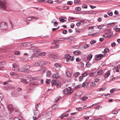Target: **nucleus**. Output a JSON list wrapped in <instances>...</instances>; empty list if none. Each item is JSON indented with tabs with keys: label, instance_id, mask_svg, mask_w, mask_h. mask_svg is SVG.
<instances>
[{
	"label": "nucleus",
	"instance_id": "nucleus-10",
	"mask_svg": "<svg viewBox=\"0 0 120 120\" xmlns=\"http://www.w3.org/2000/svg\"><path fill=\"white\" fill-rule=\"evenodd\" d=\"M36 19V20H37L38 19V18L35 17L33 16L32 17H27L26 19L28 21H30L32 19Z\"/></svg>",
	"mask_w": 120,
	"mask_h": 120
},
{
	"label": "nucleus",
	"instance_id": "nucleus-24",
	"mask_svg": "<svg viewBox=\"0 0 120 120\" xmlns=\"http://www.w3.org/2000/svg\"><path fill=\"white\" fill-rule=\"evenodd\" d=\"M107 14L110 16H112L113 14L112 12L111 11H108Z\"/></svg>",
	"mask_w": 120,
	"mask_h": 120
},
{
	"label": "nucleus",
	"instance_id": "nucleus-62",
	"mask_svg": "<svg viewBox=\"0 0 120 120\" xmlns=\"http://www.w3.org/2000/svg\"><path fill=\"white\" fill-rule=\"evenodd\" d=\"M81 22H77L76 24V26H78V27L80 25H81Z\"/></svg>",
	"mask_w": 120,
	"mask_h": 120
},
{
	"label": "nucleus",
	"instance_id": "nucleus-44",
	"mask_svg": "<svg viewBox=\"0 0 120 120\" xmlns=\"http://www.w3.org/2000/svg\"><path fill=\"white\" fill-rule=\"evenodd\" d=\"M73 3V2L72 1H68L67 2V4L68 5H71Z\"/></svg>",
	"mask_w": 120,
	"mask_h": 120
},
{
	"label": "nucleus",
	"instance_id": "nucleus-4",
	"mask_svg": "<svg viewBox=\"0 0 120 120\" xmlns=\"http://www.w3.org/2000/svg\"><path fill=\"white\" fill-rule=\"evenodd\" d=\"M45 62L44 61H42L39 62V66H41V70L42 71H44L45 70V68L43 66L45 65Z\"/></svg>",
	"mask_w": 120,
	"mask_h": 120
},
{
	"label": "nucleus",
	"instance_id": "nucleus-48",
	"mask_svg": "<svg viewBox=\"0 0 120 120\" xmlns=\"http://www.w3.org/2000/svg\"><path fill=\"white\" fill-rule=\"evenodd\" d=\"M39 55L40 56H44L45 55V52H42L39 53Z\"/></svg>",
	"mask_w": 120,
	"mask_h": 120
},
{
	"label": "nucleus",
	"instance_id": "nucleus-40",
	"mask_svg": "<svg viewBox=\"0 0 120 120\" xmlns=\"http://www.w3.org/2000/svg\"><path fill=\"white\" fill-rule=\"evenodd\" d=\"M57 105L56 104H55L52 106V109L53 110L55 109L57 107Z\"/></svg>",
	"mask_w": 120,
	"mask_h": 120
},
{
	"label": "nucleus",
	"instance_id": "nucleus-49",
	"mask_svg": "<svg viewBox=\"0 0 120 120\" xmlns=\"http://www.w3.org/2000/svg\"><path fill=\"white\" fill-rule=\"evenodd\" d=\"M115 24V23L114 22H112L111 23H109L108 24V25H110L111 26H114Z\"/></svg>",
	"mask_w": 120,
	"mask_h": 120
},
{
	"label": "nucleus",
	"instance_id": "nucleus-34",
	"mask_svg": "<svg viewBox=\"0 0 120 120\" xmlns=\"http://www.w3.org/2000/svg\"><path fill=\"white\" fill-rule=\"evenodd\" d=\"M82 8H87V5L85 4H83L82 5Z\"/></svg>",
	"mask_w": 120,
	"mask_h": 120
},
{
	"label": "nucleus",
	"instance_id": "nucleus-16",
	"mask_svg": "<svg viewBox=\"0 0 120 120\" xmlns=\"http://www.w3.org/2000/svg\"><path fill=\"white\" fill-rule=\"evenodd\" d=\"M34 115L38 116L39 114V112L38 110H34Z\"/></svg>",
	"mask_w": 120,
	"mask_h": 120
},
{
	"label": "nucleus",
	"instance_id": "nucleus-56",
	"mask_svg": "<svg viewBox=\"0 0 120 120\" xmlns=\"http://www.w3.org/2000/svg\"><path fill=\"white\" fill-rule=\"evenodd\" d=\"M76 109L77 110H80L82 109V108H77Z\"/></svg>",
	"mask_w": 120,
	"mask_h": 120
},
{
	"label": "nucleus",
	"instance_id": "nucleus-64",
	"mask_svg": "<svg viewBox=\"0 0 120 120\" xmlns=\"http://www.w3.org/2000/svg\"><path fill=\"white\" fill-rule=\"evenodd\" d=\"M120 68V65H118L117 67H115L114 68V69L115 70H117V69H119Z\"/></svg>",
	"mask_w": 120,
	"mask_h": 120
},
{
	"label": "nucleus",
	"instance_id": "nucleus-39",
	"mask_svg": "<svg viewBox=\"0 0 120 120\" xmlns=\"http://www.w3.org/2000/svg\"><path fill=\"white\" fill-rule=\"evenodd\" d=\"M15 54L16 55H20V52L19 51H16L15 52Z\"/></svg>",
	"mask_w": 120,
	"mask_h": 120
},
{
	"label": "nucleus",
	"instance_id": "nucleus-6",
	"mask_svg": "<svg viewBox=\"0 0 120 120\" xmlns=\"http://www.w3.org/2000/svg\"><path fill=\"white\" fill-rule=\"evenodd\" d=\"M8 110L10 111V112L12 111H14L15 109L13 107V106L11 105H9L8 106ZM17 111V110H16L15 112H16Z\"/></svg>",
	"mask_w": 120,
	"mask_h": 120
},
{
	"label": "nucleus",
	"instance_id": "nucleus-22",
	"mask_svg": "<svg viewBox=\"0 0 120 120\" xmlns=\"http://www.w3.org/2000/svg\"><path fill=\"white\" fill-rule=\"evenodd\" d=\"M93 55H92L90 54L89 55L87 56V59L89 60H90L91 58H92Z\"/></svg>",
	"mask_w": 120,
	"mask_h": 120
},
{
	"label": "nucleus",
	"instance_id": "nucleus-5",
	"mask_svg": "<svg viewBox=\"0 0 120 120\" xmlns=\"http://www.w3.org/2000/svg\"><path fill=\"white\" fill-rule=\"evenodd\" d=\"M50 56L55 59H57L59 57V55L57 53H52L50 54Z\"/></svg>",
	"mask_w": 120,
	"mask_h": 120
},
{
	"label": "nucleus",
	"instance_id": "nucleus-20",
	"mask_svg": "<svg viewBox=\"0 0 120 120\" xmlns=\"http://www.w3.org/2000/svg\"><path fill=\"white\" fill-rule=\"evenodd\" d=\"M80 75V73L79 72H77L73 74V76H74L78 77L79 75Z\"/></svg>",
	"mask_w": 120,
	"mask_h": 120
},
{
	"label": "nucleus",
	"instance_id": "nucleus-41",
	"mask_svg": "<svg viewBox=\"0 0 120 120\" xmlns=\"http://www.w3.org/2000/svg\"><path fill=\"white\" fill-rule=\"evenodd\" d=\"M104 25H100L98 26V28L99 29H101L102 27H103L104 26Z\"/></svg>",
	"mask_w": 120,
	"mask_h": 120
},
{
	"label": "nucleus",
	"instance_id": "nucleus-2",
	"mask_svg": "<svg viewBox=\"0 0 120 120\" xmlns=\"http://www.w3.org/2000/svg\"><path fill=\"white\" fill-rule=\"evenodd\" d=\"M73 91L70 88H69L68 89H66L63 91V93L64 94H66L68 95H70Z\"/></svg>",
	"mask_w": 120,
	"mask_h": 120
},
{
	"label": "nucleus",
	"instance_id": "nucleus-36",
	"mask_svg": "<svg viewBox=\"0 0 120 120\" xmlns=\"http://www.w3.org/2000/svg\"><path fill=\"white\" fill-rule=\"evenodd\" d=\"M105 89H106V88L105 87L102 88H101L100 89H99V90H98L97 91H104V90H105Z\"/></svg>",
	"mask_w": 120,
	"mask_h": 120
},
{
	"label": "nucleus",
	"instance_id": "nucleus-23",
	"mask_svg": "<svg viewBox=\"0 0 120 120\" xmlns=\"http://www.w3.org/2000/svg\"><path fill=\"white\" fill-rule=\"evenodd\" d=\"M51 83L52 85H57V83L56 82V81L55 80H53L51 81Z\"/></svg>",
	"mask_w": 120,
	"mask_h": 120
},
{
	"label": "nucleus",
	"instance_id": "nucleus-30",
	"mask_svg": "<svg viewBox=\"0 0 120 120\" xmlns=\"http://www.w3.org/2000/svg\"><path fill=\"white\" fill-rule=\"evenodd\" d=\"M87 75V72H85L84 73H83L82 75V76L83 77H85Z\"/></svg>",
	"mask_w": 120,
	"mask_h": 120
},
{
	"label": "nucleus",
	"instance_id": "nucleus-9",
	"mask_svg": "<svg viewBox=\"0 0 120 120\" xmlns=\"http://www.w3.org/2000/svg\"><path fill=\"white\" fill-rule=\"evenodd\" d=\"M70 56L68 54H67L65 56V58L66 59V61L69 63H70Z\"/></svg>",
	"mask_w": 120,
	"mask_h": 120
},
{
	"label": "nucleus",
	"instance_id": "nucleus-31",
	"mask_svg": "<svg viewBox=\"0 0 120 120\" xmlns=\"http://www.w3.org/2000/svg\"><path fill=\"white\" fill-rule=\"evenodd\" d=\"M75 10L77 11H79L81 10V8L79 7H76L75 8Z\"/></svg>",
	"mask_w": 120,
	"mask_h": 120
},
{
	"label": "nucleus",
	"instance_id": "nucleus-14",
	"mask_svg": "<svg viewBox=\"0 0 120 120\" xmlns=\"http://www.w3.org/2000/svg\"><path fill=\"white\" fill-rule=\"evenodd\" d=\"M68 114H64L62 116L60 117L59 118H60L61 119H66V117L68 116Z\"/></svg>",
	"mask_w": 120,
	"mask_h": 120
},
{
	"label": "nucleus",
	"instance_id": "nucleus-17",
	"mask_svg": "<svg viewBox=\"0 0 120 120\" xmlns=\"http://www.w3.org/2000/svg\"><path fill=\"white\" fill-rule=\"evenodd\" d=\"M18 68V66L16 64H14L13 65V68L12 69L14 71H15V70L17 69V68Z\"/></svg>",
	"mask_w": 120,
	"mask_h": 120
},
{
	"label": "nucleus",
	"instance_id": "nucleus-46",
	"mask_svg": "<svg viewBox=\"0 0 120 120\" xmlns=\"http://www.w3.org/2000/svg\"><path fill=\"white\" fill-rule=\"evenodd\" d=\"M90 85L92 86H94L95 85V84L94 82H93L91 83Z\"/></svg>",
	"mask_w": 120,
	"mask_h": 120
},
{
	"label": "nucleus",
	"instance_id": "nucleus-50",
	"mask_svg": "<svg viewBox=\"0 0 120 120\" xmlns=\"http://www.w3.org/2000/svg\"><path fill=\"white\" fill-rule=\"evenodd\" d=\"M68 32L67 31V30H64L62 32V33L64 34H66Z\"/></svg>",
	"mask_w": 120,
	"mask_h": 120
},
{
	"label": "nucleus",
	"instance_id": "nucleus-61",
	"mask_svg": "<svg viewBox=\"0 0 120 120\" xmlns=\"http://www.w3.org/2000/svg\"><path fill=\"white\" fill-rule=\"evenodd\" d=\"M57 86L58 88L60 87V86L61 84L59 83H57Z\"/></svg>",
	"mask_w": 120,
	"mask_h": 120
},
{
	"label": "nucleus",
	"instance_id": "nucleus-47",
	"mask_svg": "<svg viewBox=\"0 0 120 120\" xmlns=\"http://www.w3.org/2000/svg\"><path fill=\"white\" fill-rule=\"evenodd\" d=\"M83 77L82 76H80L79 77V81H81L83 79Z\"/></svg>",
	"mask_w": 120,
	"mask_h": 120
},
{
	"label": "nucleus",
	"instance_id": "nucleus-19",
	"mask_svg": "<svg viewBox=\"0 0 120 120\" xmlns=\"http://www.w3.org/2000/svg\"><path fill=\"white\" fill-rule=\"evenodd\" d=\"M21 81L22 83L24 84H27L28 83L26 81V80L25 79H21Z\"/></svg>",
	"mask_w": 120,
	"mask_h": 120
},
{
	"label": "nucleus",
	"instance_id": "nucleus-51",
	"mask_svg": "<svg viewBox=\"0 0 120 120\" xmlns=\"http://www.w3.org/2000/svg\"><path fill=\"white\" fill-rule=\"evenodd\" d=\"M88 45L85 44L84 45L83 47L84 49H86L88 47Z\"/></svg>",
	"mask_w": 120,
	"mask_h": 120
},
{
	"label": "nucleus",
	"instance_id": "nucleus-7",
	"mask_svg": "<svg viewBox=\"0 0 120 120\" xmlns=\"http://www.w3.org/2000/svg\"><path fill=\"white\" fill-rule=\"evenodd\" d=\"M103 55L102 54H100L99 55H97L96 56V58L95 60H100L101 59V57H103Z\"/></svg>",
	"mask_w": 120,
	"mask_h": 120
},
{
	"label": "nucleus",
	"instance_id": "nucleus-1",
	"mask_svg": "<svg viewBox=\"0 0 120 120\" xmlns=\"http://www.w3.org/2000/svg\"><path fill=\"white\" fill-rule=\"evenodd\" d=\"M7 28L8 27L6 22H3L1 23L0 30H1V31L6 30Z\"/></svg>",
	"mask_w": 120,
	"mask_h": 120
},
{
	"label": "nucleus",
	"instance_id": "nucleus-33",
	"mask_svg": "<svg viewBox=\"0 0 120 120\" xmlns=\"http://www.w3.org/2000/svg\"><path fill=\"white\" fill-rule=\"evenodd\" d=\"M109 51V49L108 48H106L104 50V51L105 53H108Z\"/></svg>",
	"mask_w": 120,
	"mask_h": 120
},
{
	"label": "nucleus",
	"instance_id": "nucleus-59",
	"mask_svg": "<svg viewBox=\"0 0 120 120\" xmlns=\"http://www.w3.org/2000/svg\"><path fill=\"white\" fill-rule=\"evenodd\" d=\"M118 112L117 111H112V113L113 114H117Z\"/></svg>",
	"mask_w": 120,
	"mask_h": 120
},
{
	"label": "nucleus",
	"instance_id": "nucleus-28",
	"mask_svg": "<svg viewBox=\"0 0 120 120\" xmlns=\"http://www.w3.org/2000/svg\"><path fill=\"white\" fill-rule=\"evenodd\" d=\"M103 70H100L99 71H98L97 72V74L98 75H100L102 73Z\"/></svg>",
	"mask_w": 120,
	"mask_h": 120
},
{
	"label": "nucleus",
	"instance_id": "nucleus-53",
	"mask_svg": "<svg viewBox=\"0 0 120 120\" xmlns=\"http://www.w3.org/2000/svg\"><path fill=\"white\" fill-rule=\"evenodd\" d=\"M87 98H88L87 97H83L82 98V100L83 101H85Z\"/></svg>",
	"mask_w": 120,
	"mask_h": 120
},
{
	"label": "nucleus",
	"instance_id": "nucleus-43",
	"mask_svg": "<svg viewBox=\"0 0 120 120\" xmlns=\"http://www.w3.org/2000/svg\"><path fill=\"white\" fill-rule=\"evenodd\" d=\"M80 0H75L74 1V3L77 4V3H79L80 1Z\"/></svg>",
	"mask_w": 120,
	"mask_h": 120
},
{
	"label": "nucleus",
	"instance_id": "nucleus-11",
	"mask_svg": "<svg viewBox=\"0 0 120 120\" xmlns=\"http://www.w3.org/2000/svg\"><path fill=\"white\" fill-rule=\"evenodd\" d=\"M75 30L76 32L78 33L83 32L84 31L83 30L79 29L77 28H75Z\"/></svg>",
	"mask_w": 120,
	"mask_h": 120
},
{
	"label": "nucleus",
	"instance_id": "nucleus-37",
	"mask_svg": "<svg viewBox=\"0 0 120 120\" xmlns=\"http://www.w3.org/2000/svg\"><path fill=\"white\" fill-rule=\"evenodd\" d=\"M96 42V41L94 40H93L90 41V43L91 44H93Z\"/></svg>",
	"mask_w": 120,
	"mask_h": 120
},
{
	"label": "nucleus",
	"instance_id": "nucleus-58",
	"mask_svg": "<svg viewBox=\"0 0 120 120\" xmlns=\"http://www.w3.org/2000/svg\"><path fill=\"white\" fill-rule=\"evenodd\" d=\"M116 45V43L114 42H113L111 44V45L112 46L114 47Z\"/></svg>",
	"mask_w": 120,
	"mask_h": 120
},
{
	"label": "nucleus",
	"instance_id": "nucleus-21",
	"mask_svg": "<svg viewBox=\"0 0 120 120\" xmlns=\"http://www.w3.org/2000/svg\"><path fill=\"white\" fill-rule=\"evenodd\" d=\"M103 36L105 38H107L109 36V34L108 33H106L103 35Z\"/></svg>",
	"mask_w": 120,
	"mask_h": 120
},
{
	"label": "nucleus",
	"instance_id": "nucleus-26",
	"mask_svg": "<svg viewBox=\"0 0 120 120\" xmlns=\"http://www.w3.org/2000/svg\"><path fill=\"white\" fill-rule=\"evenodd\" d=\"M55 66L56 68H58L61 67L60 64L58 63H56L55 64Z\"/></svg>",
	"mask_w": 120,
	"mask_h": 120
},
{
	"label": "nucleus",
	"instance_id": "nucleus-38",
	"mask_svg": "<svg viewBox=\"0 0 120 120\" xmlns=\"http://www.w3.org/2000/svg\"><path fill=\"white\" fill-rule=\"evenodd\" d=\"M82 87V85H78L77 86L75 87V88L77 89L78 88H80Z\"/></svg>",
	"mask_w": 120,
	"mask_h": 120
},
{
	"label": "nucleus",
	"instance_id": "nucleus-42",
	"mask_svg": "<svg viewBox=\"0 0 120 120\" xmlns=\"http://www.w3.org/2000/svg\"><path fill=\"white\" fill-rule=\"evenodd\" d=\"M51 82V80H50L47 79L45 81V82L48 84L50 82Z\"/></svg>",
	"mask_w": 120,
	"mask_h": 120
},
{
	"label": "nucleus",
	"instance_id": "nucleus-57",
	"mask_svg": "<svg viewBox=\"0 0 120 120\" xmlns=\"http://www.w3.org/2000/svg\"><path fill=\"white\" fill-rule=\"evenodd\" d=\"M30 68V66L29 65H27L26 66V67H25V69H29Z\"/></svg>",
	"mask_w": 120,
	"mask_h": 120
},
{
	"label": "nucleus",
	"instance_id": "nucleus-55",
	"mask_svg": "<svg viewBox=\"0 0 120 120\" xmlns=\"http://www.w3.org/2000/svg\"><path fill=\"white\" fill-rule=\"evenodd\" d=\"M74 23H71V27L72 28H73L74 27Z\"/></svg>",
	"mask_w": 120,
	"mask_h": 120
},
{
	"label": "nucleus",
	"instance_id": "nucleus-13",
	"mask_svg": "<svg viewBox=\"0 0 120 120\" xmlns=\"http://www.w3.org/2000/svg\"><path fill=\"white\" fill-rule=\"evenodd\" d=\"M81 52L79 50H76L73 52L74 54L75 55H79L81 54Z\"/></svg>",
	"mask_w": 120,
	"mask_h": 120
},
{
	"label": "nucleus",
	"instance_id": "nucleus-3",
	"mask_svg": "<svg viewBox=\"0 0 120 120\" xmlns=\"http://www.w3.org/2000/svg\"><path fill=\"white\" fill-rule=\"evenodd\" d=\"M6 2L5 0L0 1V9L5 10L6 8Z\"/></svg>",
	"mask_w": 120,
	"mask_h": 120
},
{
	"label": "nucleus",
	"instance_id": "nucleus-63",
	"mask_svg": "<svg viewBox=\"0 0 120 120\" xmlns=\"http://www.w3.org/2000/svg\"><path fill=\"white\" fill-rule=\"evenodd\" d=\"M66 75L68 77H70L71 76V74L69 72H67Z\"/></svg>",
	"mask_w": 120,
	"mask_h": 120
},
{
	"label": "nucleus",
	"instance_id": "nucleus-35",
	"mask_svg": "<svg viewBox=\"0 0 120 120\" xmlns=\"http://www.w3.org/2000/svg\"><path fill=\"white\" fill-rule=\"evenodd\" d=\"M74 57L73 56H70V61H73L74 60Z\"/></svg>",
	"mask_w": 120,
	"mask_h": 120
},
{
	"label": "nucleus",
	"instance_id": "nucleus-29",
	"mask_svg": "<svg viewBox=\"0 0 120 120\" xmlns=\"http://www.w3.org/2000/svg\"><path fill=\"white\" fill-rule=\"evenodd\" d=\"M86 66L87 68H89L91 66V64L89 62H88L86 64Z\"/></svg>",
	"mask_w": 120,
	"mask_h": 120
},
{
	"label": "nucleus",
	"instance_id": "nucleus-32",
	"mask_svg": "<svg viewBox=\"0 0 120 120\" xmlns=\"http://www.w3.org/2000/svg\"><path fill=\"white\" fill-rule=\"evenodd\" d=\"M59 20L62 22H64L65 21V20L63 18L60 17L59 18Z\"/></svg>",
	"mask_w": 120,
	"mask_h": 120
},
{
	"label": "nucleus",
	"instance_id": "nucleus-8",
	"mask_svg": "<svg viewBox=\"0 0 120 120\" xmlns=\"http://www.w3.org/2000/svg\"><path fill=\"white\" fill-rule=\"evenodd\" d=\"M61 40H53V42L56 45H55V47L56 48H57L59 47V45L56 44V43H58V42L59 41H61Z\"/></svg>",
	"mask_w": 120,
	"mask_h": 120
},
{
	"label": "nucleus",
	"instance_id": "nucleus-18",
	"mask_svg": "<svg viewBox=\"0 0 120 120\" xmlns=\"http://www.w3.org/2000/svg\"><path fill=\"white\" fill-rule=\"evenodd\" d=\"M110 74V72L109 71H107L105 74L104 77L105 78H107L108 77L109 75Z\"/></svg>",
	"mask_w": 120,
	"mask_h": 120
},
{
	"label": "nucleus",
	"instance_id": "nucleus-27",
	"mask_svg": "<svg viewBox=\"0 0 120 120\" xmlns=\"http://www.w3.org/2000/svg\"><path fill=\"white\" fill-rule=\"evenodd\" d=\"M46 74L47 76L49 77L50 76L51 74V73L50 71H48L47 72Z\"/></svg>",
	"mask_w": 120,
	"mask_h": 120
},
{
	"label": "nucleus",
	"instance_id": "nucleus-54",
	"mask_svg": "<svg viewBox=\"0 0 120 120\" xmlns=\"http://www.w3.org/2000/svg\"><path fill=\"white\" fill-rule=\"evenodd\" d=\"M54 25L55 26H57L58 25V23L56 21L54 23Z\"/></svg>",
	"mask_w": 120,
	"mask_h": 120
},
{
	"label": "nucleus",
	"instance_id": "nucleus-52",
	"mask_svg": "<svg viewBox=\"0 0 120 120\" xmlns=\"http://www.w3.org/2000/svg\"><path fill=\"white\" fill-rule=\"evenodd\" d=\"M83 118L85 120H88L89 118V117L88 116H84Z\"/></svg>",
	"mask_w": 120,
	"mask_h": 120
},
{
	"label": "nucleus",
	"instance_id": "nucleus-12",
	"mask_svg": "<svg viewBox=\"0 0 120 120\" xmlns=\"http://www.w3.org/2000/svg\"><path fill=\"white\" fill-rule=\"evenodd\" d=\"M52 114V112L51 111H49L48 112L46 113V117H47V116H49V117H48V119H49Z\"/></svg>",
	"mask_w": 120,
	"mask_h": 120
},
{
	"label": "nucleus",
	"instance_id": "nucleus-60",
	"mask_svg": "<svg viewBox=\"0 0 120 120\" xmlns=\"http://www.w3.org/2000/svg\"><path fill=\"white\" fill-rule=\"evenodd\" d=\"M95 72H93L90 74V76H93L94 75Z\"/></svg>",
	"mask_w": 120,
	"mask_h": 120
},
{
	"label": "nucleus",
	"instance_id": "nucleus-25",
	"mask_svg": "<svg viewBox=\"0 0 120 120\" xmlns=\"http://www.w3.org/2000/svg\"><path fill=\"white\" fill-rule=\"evenodd\" d=\"M18 71L22 72H24L25 71V69L23 68H21L18 70Z\"/></svg>",
	"mask_w": 120,
	"mask_h": 120
},
{
	"label": "nucleus",
	"instance_id": "nucleus-45",
	"mask_svg": "<svg viewBox=\"0 0 120 120\" xmlns=\"http://www.w3.org/2000/svg\"><path fill=\"white\" fill-rule=\"evenodd\" d=\"M34 66H39V62H35L34 64Z\"/></svg>",
	"mask_w": 120,
	"mask_h": 120
},
{
	"label": "nucleus",
	"instance_id": "nucleus-15",
	"mask_svg": "<svg viewBox=\"0 0 120 120\" xmlns=\"http://www.w3.org/2000/svg\"><path fill=\"white\" fill-rule=\"evenodd\" d=\"M59 76L58 74L56 73L53 75H52V77L54 79H57L59 78Z\"/></svg>",
	"mask_w": 120,
	"mask_h": 120
}]
</instances>
